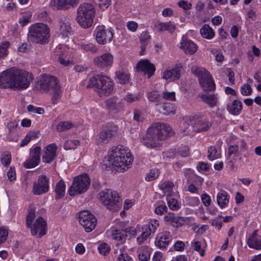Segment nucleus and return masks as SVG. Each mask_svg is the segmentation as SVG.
<instances>
[{"label":"nucleus","instance_id":"nucleus-63","mask_svg":"<svg viewBox=\"0 0 261 261\" xmlns=\"http://www.w3.org/2000/svg\"><path fill=\"white\" fill-rule=\"evenodd\" d=\"M112 236L114 239L117 241H121L122 240L123 235L121 234V231L118 229H115L112 232Z\"/></svg>","mask_w":261,"mask_h":261},{"label":"nucleus","instance_id":"nucleus-31","mask_svg":"<svg viewBox=\"0 0 261 261\" xmlns=\"http://www.w3.org/2000/svg\"><path fill=\"white\" fill-rule=\"evenodd\" d=\"M226 108L230 114L238 115L242 110V103L241 101L236 99L231 103L227 105Z\"/></svg>","mask_w":261,"mask_h":261},{"label":"nucleus","instance_id":"nucleus-55","mask_svg":"<svg viewBox=\"0 0 261 261\" xmlns=\"http://www.w3.org/2000/svg\"><path fill=\"white\" fill-rule=\"evenodd\" d=\"M150 36L147 32H143L141 34L140 40L141 44H147L148 41L150 40Z\"/></svg>","mask_w":261,"mask_h":261},{"label":"nucleus","instance_id":"nucleus-47","mask_svg":"<svg viewBox=\"0 0 261 261\" xmlns=\"http://www.w3.org/2000/svg\"><path fill=\"white\" fill-rule=\"evenodd\" d=\"M191 247L196 251L199 252L201 256L204 254V250L201 249V244L199 241L194 240L191 242Z\"/></svg>","mask_w":261,"mask_h":261},{"label":"nucleus","instance_id":"nucleus-17","mask_svg":"<svg viewBox=\"0 0 261 261\" xmlns=\"http://www.w3.org/2000/svg\"><path fill=\"white\" fill-rule=\"evenodd\" d=\"M94 64L100 68H105L112 66L113 63V57L110 53L103 54L101 56L95 57L93 60Z\"/></svg>","mask_w":261,"mask_h":261},{"label":"nucleus","instance_id":"nucleus-32","mask_svg":"<svg viewBox=\"0 0 261 261\" xmlns=\"http://www.w3.org/2000/svg\"><path fill=\"white\" fill-rule=\"evenodd\" d=\"M117 82L121 85L128 83L130 80V74L124 70L117 71L115 72Z\"/></svg>","mask_w":261,"mask_h":261},{"label":"nucleus","instance_id":"nucleus-11","mask_svg":"<svg viewBox=\"0 0 261 261\" xmlns=\"http://www.w3.org/2000/svg\"><path fill=\"white\" fill-rule=\"evenodd\" d=\"M79 221L87 232H90L94 229L97 223L96 218L88 211L80 213Z\"/></svg>","mask_w":261,"mask_h":261},{"label":"nucleus","instance_id":"nucleus-51","mask_svg":"<svg viewBox=\"0 0 261 261\" xmlns=\"http://www.w3.org/2000/svg\"><path fill=\"white\" fill-rule=\"evenodd\" d=\"M186 222L185 218L181 217H175L173 221H172V225L175 227L183 225Z\"/></svg>","mask_w":261,"mask_h":261},{"label":"nucleus","instance_id":"nucleus-15","mask_svg":"<svg viewBox=\"0 0 261 261\" xmlns=\"http://www.w3.org/2000/svg\"><path fill=\"white\" fill-rule=\"evenodd\" d=\"M65 50V47L62 45L57 46L53 52L51 57L53 60L59 62L63 65L67 66L69 63V60L66 59L67 55Z\"/></svg>","mask_w":261,"mask_h":261},{"label":"nucleus","instance_id":"nucleus-9","mask_svg":"<svg viewBox=\"0 0 261 261\" xmlns=\"http://www.w3.org/2000/svg\"><path fill=\"white\" fill-rule=\"evenodd\" d=\"M191 71L198 77L199 84L204 91H210L215 89L216 85L214 81L209 72L205 68L193 66L191 68Z\"/></svg>","mask_w":261,"mask_h":261},{"label":"nucleus","instance_id":"nucleus-61","mask_svg":"<svg viewBox=\"0 0 261 261\" xmlns=\"http://www.w3.org/2000/svg\"><path fill=\"white\" fill-rule=\"evenodd\" d=\"M118 261H133L132 258L126 253L121 252L118 256Z\"/></svg>","mask_w":261,"mask_h":261},{"label":"nucleus","instance_id":"nucleus-53","mask_svg":"<svg viewBox=\"0 0 261 261\" xmlns=\"http://www.w3.org/2000/svg\"><path fill=\"white\" fill-rule=\"evenodd\" d=\"M99 8L103 11L107 9L111 4V0H97Z\"/></svg>","mask_w":261,"mask_h":261},{"label":"nucleus","instance_id":"nucleus-3","mask_svg":"<svg viewBox=\"0 0 261 261\" xmlns=\"http://www.w3.org/2000/svg\"><path fill=\"white\" fill-rule=\"evenodd\" d=\"M109 158L112 165L122 172L130 168L134 160L130 152L121 145L112 147L109 152Z\"/></svg>","mask_w":261,"mask_h":261},{"label":"nucleus","instance_id":"nucleus-1","mask_svg":"<svg viewBox=\"0 0 261 261\" xmlns=\"http://www.w3.org/2000/svg\"><path fill=\"white\" fill-rule=\"evenodd\" d=\"M33 79L32 74L29 72L13 67L2 73L0 83L6 88L25 89Z\"/></svg>","mask_w":261,"mask_h":261},{"label":"nucleus","instance_id":"nucleus-43","mask_svg":"<svg viewBox=\"0 0 261 261\" xmlns=\"http://www.w3.org/2000/svg\"><path fill=\"white\" fill-rule=\"evenodd\" d=\"M37 133L31 132L29 133L21 141L20 146L23 147L27 145L31 140L35 139L37 137Z\"/></svg>","mask_w":261,"mask_h":261},{"label":"nucleus","instance_id":"nucleus-19","mask_svg":"<svg viewBox=\"0 0 261 261\" xmlns=\"http://www.w3.org/2000/svg\"><path fill=\"white\" fill-rule=\"evenodd\" d=\"M181 66L176 65L171 69H166L163 73V78L167 81H174L179 79Z\"/></svg>","mask_w":261,"mask_h":261},{"label":"nucleus","instance_id":"nucleus-39","mask_svg":"<svg viewBox=\"0 0 261 261\" xmlns=\"http://www.w3.org/2000/svg\"><path fill=\"white\" fill-rule=\"evenodd\" d=\"M10 46V43L8 41H4L0 44V60L7 57Z\"/></svg>","mask_w":261,"mask_h":261},{"label":"nucleus","instance_id":"nucleus-46","mask_svg":"<svg viewBox=\"0 0 261 261\" xmlns=\"http://www.w3.org/2000/svg\"><path fill=\"white\" fill-rule=\"evenodd\" d=\"M11 160V155L8 152H3L1 155V161L2 164L5 166L10 164Z\"/></svg>","mask_w":261,"mask_h":261},{"label":"nucleus","instance_id":"nucleus-29","mask_svg":"<svg viewBox=\"0 0 261 261\" xmlns=\"http://www.w3.org/2000/svg\"><path fill=\"white\" fill-rule=\"evenodd\" d=\"M212 126V123L205 120H199L194 123L193 125V130L196 132H206Z\"/></svg>","mask_w":261,"mask_h":261},{"label":"nucleus","instance_id":"nucleus-22","mask_svg":"<svg viewBox=\"0 0 261 261\" xmlns=\"http://www.w3.org/2000/svg\"><path fill=\"white\" fill-rule=\"evenodd\" d=\"M59 32L63 37H67L72 32L70 21L69 19L65 16L61 17L59 21Z\"/></svg>","mask_w":261,"mask_h":261},{"label":"nucleus","instance_id":"nucleus-12","mask_svg":"<svg viewBox=\"0 0 261 261\" xmlns=\"http://www.w3.org/2000/svg\"><path fill=\"white\" fill-rule=\"evenodd\" d=\"M96 40L99 44H106L110 42L113 38V33L110 29H106L104 26H98L95 30Z\"/></svg>","mask_w":261,"mask_h":261},{"label":"nucleus","instance_id":"nucleus-33","mask_svg":"<svg viewBox=\"0 0 261 261\" xmlns=\"http://www.w3.org/2000/svg\"><path fill=\"white\" fill-rule=\"evenodd\" d=\"M201 36L206 39H211L215 36V32L208 24H204L200 30Z\"/></svg>","mask_w":261,"mask_h":261},{"label":"nucleus","instance_id":"nucleus-41","mask_svg":"<svg viewBox=\"0 0 261 261\" xmlns=\"http://www.w3.org/2000/svg\"><path fill=\"white\" fill-rule=\"evenodd\" d=\"M73 126V124L68 121H61L57 125V130L59 132H62L70 129Z\"/></svg>","mask_w":261,"mask_h":261},{"label":"nucleus","instance_id":"nucleus-34","mask_svg":"<svg viewBox=\"0 0 261 261\" xmlns=\"http://www.w3.org/2000/svg\"><path fill=\"white\" fill-rule=\"evenodd\" d=\"M158 106L159 112L164 115L175 113V110L170 103L165 102Z\"/></svg>","mask_w":261,"mask_h":261},{"label":"nucleus","instance_id":"nucleus-10","mask_svg":"<svg viewBox=\"0 0 261 261\" xmlns=\"http://www.w3.org/2000/svg\"><path fill=\"white\" fill-rule=\"evenodd\" d=\"M90 179L87 174H82L74 177L68 193L70 196L85 192L89 187Z\"/></svg>","mask_w":261,"mask_h":261},{"label":"nucleus","instance_id":"nucleus-35","mask_svg":"<svg viewBox=\"0 0 261 261\" xmlns=\"http://www.w3.org/2000/svg\"><path fill=\"white\" fill-rule=\"evenodd\" d=\"M113 136V132L112 130H103L99 135V141L101 142L107 143L111 140Z\"/></svg>","mask_w":261,"mask_h":261},{"label":"nucleus","instance_id":"nucleus-60","mask_svg":"<svg viewBox=\"0 0 261 261\" xmlns=\"http://www.w3.org/2000/svg\"><path fill=\"white\" fill-rule=\"evenodd\" d=\"M7 176L10 181L14 180L16 179L15 170L14 167L10 168L7 172Z\"/></svg>","mask_w":261,"mask_h":261},{"label":"nucleus","instance_id":"nucleus-54","mask_svg":"<svg viewBox=\"0 0 261 261\" xmlns=\"http://www.w3.org/2000/svg\"><path fill=\"white\" fill-rule=\"evenodd\" d=\"M162 99L169 100H175V93L174 92H164L162 95Z\"/></svg>","mask_w":261,"mask_h":261},{"label":"nucleus","instance_id":"nucleus-14","mask_svg":"<svg viewBox=\"0 0 261 261\" xmlns=\"http://www.w3.org/2000/svg\"><path fill=\"white\" fill-rule=\"evenodd\" d=\"M41 148L36 146L31 151L30 157L24 163L23 167L25 168H32L37 166L40 161Z\"/></svg>","mask_w":261,"mask_h":261},{"label":"nucleus","instance_id":"nucleus-23","mask_svg":"<svg viewBox=\"0 0 261 261\" xmlns=\"http://www.w3.org/2000/svg\"><path fill=\"white\" fill-rule=\"evenodd\" d=\"M172 239L170 232L164 231L158 236V240L155 242V244L160 248H165L168 246Z\"/></svg>","mask_w":261,"mask_h":261},{"label":"nucleus","instance_id":"nucleus-49","mask_svg":"<svg viewBox=\"0 0 261 261\" xmlns=\"http://www.w3.org/2000/svg\"><path fill=\"white\" fill-rule=\"evenodd\" d=\"M159 175V171L157 169H154L150 170V172L148 173L145 179L147 181H151L155 179Z\"/></svg>","mask_w":261,"mask_h":261},{"label":"nucleus","instance_id":"nucleus-16","mask_svg":"<svg viewBox=\"0 0 261 261\" xmlns=\"http://www.w3.org/2000/svg\"><path fill=\"white\" fill-rule=\"evenodd\" d=\"M46 223L45 220L41 217L38 218L34 224L31 227V233L32 235H36L38 233V237L41 238L46 234Z\"/></svg>","mask_w":261,"mask_h":261},{"label":"nucleus","instance_id":"nucleus-27","mask_svg":"<svg viewBox=\"0 0 261 261\" xmlns=\"http://www.w3.org/2000/svg\"><path fill=\"white\" fill-rule=\"evenodd\" d=\"M257 230H254L247 240V244L250 248L257 250L261 249V236L257 234Z\"/></svg>","mask_w":261,"mask_h":261},{"label":"nucleus","instance_id":"nucleus-59","mask_svg":"<svg viewBox=\"0 0 261 261\" xmlns=\"http://www.w3.org/2000/svg\"><path fill=\"white\" fill-rule=\"evenodd\" d=\"M201 200L204 206H208L211 203L210 196L207 194H203L201 195Z\"/></svg>","mask_w":261,"mask_h":261},{"label":"nucleus","instance_id":"nucleus-50","mask_svg":"<svg viewBox=\"0 0 261 261\" xmlns=\"http://www.w3.org/2000/svg\"><path fill=\"white\" fill-rule=\"evenodd\" d=\"M98 250L101 254L106 255L110 252V248L107 243H102L98 247Z\"/></svg>","mask_w":261,"mask_h":261},{"label":"nucleus","instance_id":"nucleus-20","mask_svg":"<svg viewBox=\"0 0 261 261\" xmlns=\"http://www.w3.org/2000/svg\"><path fill=\"white\" fill-rule=\"evenodd\" d=\"M136 67L138 72H143L145 73H147L148 78L153 74L155 70V67L154 65L151 64L147 60L139 61Z\"/></svg>","mask_w":261,"mask_h":261},{"label":"nucleus","instance_id":"nucleus-6","mask_svg":"<svg viewBox=\"0 0 261 261\" xmlns=\"http://www.w3.org/2000/svg\"><path fill=\"white\" fill-rule=\"evenodd\" d=\"M94 6L89 3H83L80 5L77 10L75 20L83 28L87 29L91 27L95 16Z\"/></svg>","mask_w":261,"mask_h":261},{"label":"nucleus","instance_id":"nucleus-62","mask_svg":"<svg viewBox=\"0 0 261 261\" xmlns=\"http://www.w3.org/2000/svg\"><path fill=\"white\" fill-rule=\"evenodd\" d=\"M167 207L165 205H160L157 206L154 210L155 214L158 215H162L167 211Z\"/></svg>","mask_w":261,"mask_h":261},{"label":"nucleus","instance_id":"nucleus-36","mask_svg":"<svg viewBox=\"0 0 261 261\" xmlns=\"http://www.w3.org/2000/svg\"><path fill=\"white\" fill-rule=\"evenodd\" d=\"M80 47L86 52L95 54L98 51L97 47L92 43H85L82 42L79 44Z\"/></svg>","mask_w":261,"mask_h":261},{"label":"nucleus","instance_id":"nucleus-38","mask_svg":"<svg viewBox=\"0 0 261 261\" xmlns=\"http://www.w3.org/2000/svg\"><path fill=\"white\" fill-rule=\"evenodd\" d=\"M138 258L140 261H148L150 258V253L148 248L141 247L138 250Z\"/></svg>","mask_w":261,"mask_h":261},{"label":"nucleus","instance_id":"nucleus-21","mask_svg":"<svg viewBox=\"0 0 261 261\" xmlns=\"http://www.w3.org/2000/svg\"><path fill=\"white\" fill-rule=\"evenodd\" d=\"M57 149V146L54 143L46 146L42 155L43 162L47 163L52 162L56 156Z\"/></svg>","mask_w":261,"mask_h":261},{"label":"nucleus","instance_id":"nucleus-45","mask_svg":"<svg viewBox=\"0 0 261 261\" xmlns=\"http://www.w3.org/2000/svg\"><path fill=\"white\" fill-rule=\"evenodd\" d=\"M174 184L170 181H166L160 185L159 187L164 192L169 193L172 191Z\"/></svg>","mask_w":261,"mask_h":261},{"label":"nucleus","instance_id":"nucleus-4","mask_svg":"<svg viewBox=\"0 0 261 261\" xmlns=\"http://www.w3.org/2000/svg\"><path fill=\"white\" fill-rule=\"evenodd\" d=\"M87 88H92L100 97L111 94L114 89L113 81L108 76L97 74L90 78Z\"/></svg>","mask_w":261,"mask_h":261},{"label":"nucleus","instance_id":"nucleus-26","mask_svg":"<svg viewBox=\"0 0 261 261\" xmlns=\"http://www.w3.org/2000/svg\"><path fill=\"white\" fill-rule=\"evenodd\" d=\"M159 226V223L157 220H151L148 224H145L142 227V233L144 236L149 237L152 233H154L157 227Z\"/></svg>","mask_w":261,"mask_h":261},{"label":"nucleus","instance_id":"nucleus-48","mask_svg":"<svg viewBox=\"0 0 261 261\" xmlns=\"http://www.w3.org/2000/svg\"><path fill=\"white\" fill-rule=\"evenodd\" d=\"M35 217V210L34 208H31L29 211V213L26 218V225L28 227L31 226L33 220Z\"/></svg>","mask_w":261,"mask_h":261},{"label":"nucleus","instance_id":"nucleus-25","mask_svg":"<svg viewBox=\"0 0 261 261\" xmlns=\"http://www.w3.org/2000/svg\"><path fill=\"white\" fill-rule=\"evenodd\" d=\"M182 41L180 43V47L182 48L185 53L192 55L197 50V46L190 40L184 39L182 37Z\"/></svg>","mask_w":261,"mask_h":261},{"label":"nucleus","instance_id":"nucleus-18","mask_svg":"<svg viewBox=\"0 0 261 261\" xmlns=\"http://www.w3.org/2000/svg\"><path fill=\"white\" fill-rule=\"evenodd\" d=\"M201 101L210 108L217 107L219 104V97L217 93L205 92L199 95Z\"/></svg>","mask_w":261,"mask_h":261},{"label":"nucleus","instance_id":"nucleus-44","mask_svg":"<svg viewBox=\"0 0 261 261\" xmlns=\"http://www.w3.org/2000/svg\"><path fill=\"white\" fill-rule=\"evenodd\" d=\"M207 158L210 160H214L220 158V153L214 146L210 147L208 149Z\"/></svg>","mask_w":261,"mask_h":261},{"label":"nucleus","instance_id":"nucleus-42","mask_svg":"<svg viewBox=\"0 0 261 261\" xmlns=\"http://www.w3.org/2000/svg\"><path fill=\"white\" fill-rule=\"evenodd\" d=\"M80 145V141L77 140H68L64 144V148L65 150L74 149Z\"/></svg>","mask_w":261,"mask_h":261},{"label":"nucleus","instance_id":"nucleus-30","mask_svg":"<svg viewBox=\"0 0 261 261\" xmlns=\"http://www.w3.org/2000/svg\"><path fill=\"white\" fill-rule=\"evenodd\" d=\"M229 199V195L224 190H221L217 194V202L218 205L222 208L227 206Z\"/></svg>","mask_w":261,"mask_h":261},{"label":"nucleus","instance_id":"nucleus-28","mask_svg":"<svg viewBox=\"0 0 261 261\" xmlns=\"http://www.w3.org/2000/svg\"><path fill=\"white\" fill-rule=\"evenodd\" d=\"M51 4L58 9L65 10L70 6L76 5L77 2V0H53Z\"/></svg>","mask_w":261,"mask_h":261},{"label":"nucleus","instance_id":"nucleus-13","mask_svg":"<svg viewBox=\"0 0 261 261\" xmlns=\"http://www.w3.org/2000/svg\"><path fill=\"white\" fill-rule=\"evenodd\" d=\"M49 179L45 175H41L38 178L37 182L33 185V191L34 194L41 195L47 192L49 189Z\"/></svg>","mask_w":261,"mask_h":261},{"label":"nucleus","instance_id":"nucleus-57","mask_svg":"<svg viewBox=\"0 0 261 261\" xmlns=\"http://www.w3.org/2000/svg\"><path fill=\"white\" fill-rule=\"evenodd\" d=\"M238 150L239 147L237 145L229 146L228 149L227 159H229L232 154H236L238 152Z\"/></svg>","mask_w":261,"mask_h":261},{"label":"nucleus","instance_id":"nucleus-7","mask_svg":"<svg viewBox=\"0 0 261 261\" xmlns=\"http://www.w3.org/2000/svg\"><path fill=\"white\" fill-rule=\"evenodd\" d=\"M40 88L51 95V101L55 103L61 97L62 91L57 79L54 76H44L40 81Z\"/></svg>","mask_w":261,"mask_h":261},{"label":"nucleus","instance_id":"nucleus-37","mask_svg":"<svg viewBox=\"0 0 261 261\" xmlns=\"http://www.w3.org/2000/svg\"><path fill=\"white\" fill-rule=\"evenodd\" d=\"M65 191V184L62 180H60L58 182H57L56 186L55 192L57 195L56 198L60 199L62 198L64 195Z\"/></svg>","mask_w":261,"mask_h":261},{"label":"nucleus","instance_id":"nucleus-2","mask_svg":"<svg viewBox=\"0 0 261 261\" xmlns=\"http://www.w3.org/2000/svg\"><path fill=\"white\" fill-rule=\"evenodd\" d=\"M171 134V127L168 124L154 123L148 129L146 136L143 138V143L148 148H156L160 141L166 139Z\"/></svg>","mask_w":261,"mask_h":261},{"label":"nucleus","instance_id":"nucleus-58","mask_svg":"<svg viewBox=\"0 0 261 261\" xmlns=\"http://www.w3.org/2000/svg\"><path fill=\"white\" fill-rule=\"evenodd\" d=\"M141 98V96L140 95H135L132 94H127L125 97V100L129 102H133L137 100H139Z\"/></svg>","mask_w":261,"mask_h":261},{"label":"nucleus","instance_id":"nucleus-56","mask_svg":"<svg viewBox=\"0 0 261 261\" xmlns=\"http://www.w3.org/2000/svg\"><path fill=\"white\" fill-rule=\"evenodd\" d=\"M8 234V230L4 227L0 228V244L6 241Z\"/></svg>","mask_w":261,"mask_h":261},{"label":"nucleus","instance_id":"nucleus-40","mask_svg":"<svg viewBox=\"0 0 261 261\" xmlns=\"http://www.w3.org/2000/svg\"><path fill=\"white\" fill-rule=\"evenodd\" d=\"M148 98L149 101L157 103L156 105L158 106L159 102H161L162 99V95L159 93L158 91H152L148 93Z\"/></svg>","mask_w":261,"mask_h":261},{"label":"nucleus","instance_id":"nucleus-8","mask_svg":"<svg viewBox=\"0 0 261 261\" xmlns=\"http://www.w3.org/2000/svg\"><path fill=\"white\" fill-rule=\"evenodd\" d=\"M50 30L48 27L43 23H37L30 28L28 36L33 42L39 44L47 43L50 37Z\"/></svg>","mask_w":261,"mask_h":261},{"label":"nucleus","instance_id":"nucleus-64","mask_svg":"<svg viewBox=\"0 0 261 261\" xmlns=\"http://www.w3.org/2000/svg\"><path fill=\"white\" fill-rule=\"evenodd\" d=\"M185 244L182 241H177L174 245V248L176 251H182L185 248Z\"/></svg>","mask_w":261,"mask_h":261},{"label":"nucleus","instance_id":"nucleus-24","mask_svg":"<svg viewBox=\"0 0 261 261\" xmlns=\"http://www.w3.org/2000/svg\"><path fill=\"white\" fill-rule=\"evenodd\" d=\"M106 106L110 111L117 112L122 109V104L121 100L116 97L109 98L106 100Z\"/></svg>","mask_w":261,"mask_h":261},{"label":"nucleus","instance_id":"nucleus-52","mask_svg":"<svg viewBox=\"0 0 261 261\" xmlns=\"http://www.w3.org/2000/svg\"><path fill=\"white\" fill-rule=\"evenodd\" d=\"M252 92V88L248 84H244L241 87V93L245 96L250 95Z\"/></svg>","mask_w":261,"mask_h":261},{"label":"nucleus","instance_id":"nucleus-5","mask_svg":"<svg viewBox=\"0 0 261 261\" xmlns=\"http://www.w3.org/2000/svg\"><path fill=\"white\" fill-rule=\"evenodd\" d=\"M98 198L102 205L112 212H117L122 205V199L117 192L111 189H105L98 194Z\"/></svg>","mask_w":261,"mask_h":261}]
</instances>
